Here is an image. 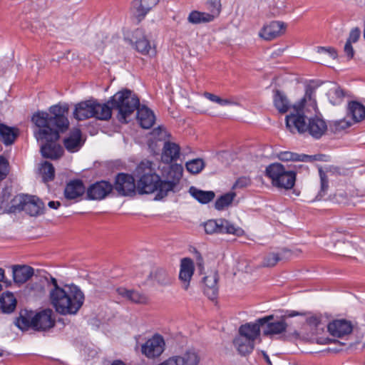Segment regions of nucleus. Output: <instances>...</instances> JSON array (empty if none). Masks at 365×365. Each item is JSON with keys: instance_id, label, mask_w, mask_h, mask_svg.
<instances>
[{"instance_id": "obj_1", "label": "nucleus", "mask_w": 365, "mask_h": 365, "mask_svg": "<svg viewBox=\"0 0 365 365\" xmlns=\"http://www.w3.org/2000/svg\"><path fill=\"white\" fill-rule=\"evenodd\" d=\"M69 110L68 103H58L51 106L48 112L37 111L31 118L37 130L34 135L41 143L42 155L46 158L58 159L63 153L62 147L56 142L60 133L66 132L69 126L67 114Z\"/></svg>"}, {"instance_id": "obj_2", "label": "nucleus", "mask_w": 365, "mask_h": 365, "mask_svg": "<svg viewBox=\"0 0 365 365\" xmlns=\"http://www.w3.org/2000/svg\"><path fill=\"white\" fill-rule=\"evenodd\" d=\"M84 299L83 292L74 284H66L55 292H49L51 304L63 315L76 314L83 306Z\"/></svg>"}, {"instance_id": "obj_3", "label": "nucleus", "mask_w": 365, "mask_h": 365, "mask_svg": "<svg viewBox=\"0 0 365 365\" xmlns=\"http://www.w3.org/2000/svg\"><path fill=\"white\" fill-rule=\"evenodd\" d=\"M134 175L137 178V190L139 194L156 192L155 199L162 200L167 195H161L163 180L156 173V165L149 160H143L135 168Z\"/></svg>"}, {"instance_id": "obj_4", "label": "nucleus", "mask_w": 365, "mask_h": 365, "mask_svg": "<svg viewBox=\"0 0 365 365\" xmlns=\"http://www.w3.org/2000/svg\"><path fill=\"white\" fill-rule=\"evenodd\" d=\"M286 126L294 132L299 133L307 132L314 139L321 138L327 130V124L321 117L307 118L302 110L297 109L295 113L287 115L285 118Z\"/></svg>"}, {"instance_id": "obj_5", "label": "nucleus", "mask_w": 365, "mask_h": 365, "mask_svg": "<svg viewBox=\"0 0 365 365\" xmlns=\"http://www.w3.org/2000/svg\"><path fill=\"white\" fill-rule=\"evenodd\" d=\"M106 104L109 106L111 110L118 111V118L121 123H126V118L140 106L138 97L126 88L117 92Z\"/></svg>"}, {"instance_id": "obj_6", "label": "nucleus", "mask_w": 365, "mask_h": 365, "mask_svg": "<svg viewBox=\"0 0 365 365\" xmlns=\"http://www.w3.org/2000/svg\"><path fill=\"white\" fill-rule=\"evenodd\" d=\"M73 117L78 120L93 117L101 120H108L111 118V108L108 104H101L94 100L81 101L76 105Z\"/></svg>"}, {"instance_id": "obj_7", "label": "nucleus", "mask_w": 365, "mask_h": 365, "mask_svg": "<svg viewBox=\"0 0 365 365\" xmlns=\"http://www.w3.org/2000/svg\"><path fill=\"white\" fill-rule=\"evenodd\" d=\"M265 175L272 180L273 186L285 190L292 189L296 181V172L287 171L280 163L270 164L266 168Z\"/></svg>"}, {"instance_id": "obj_8", "label": "nucleus", "mask_w": 365, "mask_h": 365, "mask_svg": "<svg viewBox=\"0 0 365 365\" xmlns=\"http://www.w3.org/2000/svg\"><path fill=\"white\" fill-rule=\"evenodd\" d=\"M10 211L17 212L24 211L30 216H38L43 213L44 203L35 195H20L11 202Z\"/></svg>"}, {"instance_id": "obj_9", "label": "nucleus", "mask_w": 365, "mask_h": 365, "mask_svg": "<svg viewBox=\"0 0 365 365\" xmlns=\"http://www.w3.org/2000/svg\"><path fill=\"white\" fill-rule=\"evenodd\" d=\"M204 228L208 235L231 234L240 237L244 234V230L241 227L223 218L207 221L204 224Z\"/></svg>"}, {"instance_id": "obj_10", "label": "nucleus", "mask_w": 365, "mask_h": 365, "mask_svg": "<svg viewBox=\"0 0 365 365\" xmlns=\"http://www.w3.org/2000/svg\"><path fill=\"white\" fill-rule=\"evenodd\" d=\"M183 168L179 164L170 165L167 169L163 170V180L161 182V195H168L170 191L174 192V189L179 184L182 177Z\"/></svg>"}, {"instance_id": "obj_11", "label": "nucleus", "mask_w": 365, "mask_h": 365, "mask_svg": "<svg viewBox=\"0 0 365 365\" xmlns=\"http://www.w3.org/2000/svg\"><path fill=\"white\" fill-rule=\"evenodd\" d=\"M165 347L163 337L159 334H155L141 346V353L148 359H155L163 354Z\"/></svg>"}, {"instance_id": "obj_12", "label": "nucleus", "mask_w": 365, "mask_h": 365, "mask_svg": "<svg viewBox=\"0 0 365 365\" xmlns=\"http://www.w3.org/2000/svg\"><path fill=\"white\" fill-rule=\"evenodd\" d=\"M113 188L120 195L131 196L135 193L137 182L135 183V180L132 175L120 173L115 177Z\"/></svg>"}, {"instance_id": "obj_13", "label": "nucleus", "mask_w": 365, "mask_h": 365, "mask_svg": "<svg viewBox=\"0 0 365 365\" xmlns=\"http://www.w3.org/2000/svg\"><path fill=\"white\" fill-rule=\"evenodd\" d=\"M273 315H269L258 319L255 323H247L241 325L239 328L238 336H243L245 339L255 342L260 335V327L264 326L267 321L273 320Z\"/></svg>"}, {"instance_id": "obj_14", "label": "nucleus", "mask_w": 365, "mask_h": 365, "mask_svg": "<svg viewBox=\"0 0 365 365\" xmlns=\"http://www.w3.org/2000/svg\"><path fill=\"white\" fill-rule=\"evenodd\" d=\"M113 190V185L106 180L91 184L86 190V198L91 200H101L106 197Z\"/></svg>"}, {"instance_id": "obj_15", "label": "nucleus", "mask_w": 365, "mask_h": 365, "mask_svg": "<svg viewBox=\"0 0 365 365\" xmlns=\"http://www.w3.org/2000/svg\"><path fill=\"white\" fill-rule=\"evenodd\" d=\"M34 330L46 331L53 327L56 320L53 312L51 309H46L34 314Z\"/></svg>"}, {"instance_id": "obj_16", "label": "nucleus", "mask_w": 365, "mask_h": 365, "mask_svg": "<svg viewBox=\"0 0 365 365\" xmlns=\"http://www.w3.org/2000/svg\"><path fill=\"white\" fill-rule=\"evenodd\" d=\"M327 329L331 336L341 338L352 332L353 325L346 319H335L328 324Z\"/></svg>"}, {"instance_id": "obj_17", "label": "nucleus", "mask_w": 365, "mask_h": 365, "mask_svg": "<svg viewBox=\"0 0 365 365\" xmlns=\"http://www.w3.org/2000/svg\"><path fill=\"white\" fill-rule=\"evenodd\" d=\"M195 267L193 261L188 257L181 259L179 273V279L182 283V287L187 290L190 286V279L194 274Z\"/></svg>"}, {"instance_id": "obj_18", "label": "nucleus", "mask_w": 365, "mask_h": 365, "mask_svg": "<svg viewBox=\"0 0 365 365\" xmlns=\"http://www.w3.org/2000/svg\"><path fill=\"white\" fill-rule=\"evenodd\" d=\"M286 24L283 22L273 21L269 24L264 26L259 35L265 40H272L285 32Z\"/></svg>"}, {"instance_id": "obj_19", "label": "nucleus", "mask_w": 365, "mask_h": 365, "mask_svg": "<svg viewBox=\"0 0 365 365\" xmlns=\"http://www.w3.org/2000/svg\"><path fill=\"white\" fill-rule=\"evenodd\" d=\"M84 144L82 139V133L80 128H73L71 130L68 137L63 140L66 149L71 153L78 151Z\"/></svg>"}, {"instance_id": "obj_20", "label": "nucleus", "mask_w": 365, "mask_h": 365, "mask_svg": "<svg viewBox=\"0 0 365 365\" xmlns=\"http://www.w3.org/2000/svg\"><path fill=\"white\" fill-rule=\"evenodd\" d=\"M218 274L216 272L210 273L202 279L204 293L210 299H215L218 294Z\"/></svg>"}, {"instance_id": "obj_21", "label": "nucleus", "mask_w": 365, "mask_h": 365, "mask_svg": "<svg viewBox=\"0 0 365 365\" xmlns=\"http://www.w3.org/2000/svg\"><path fill=\"white\" fill-rule=\"evenodd\" d=\"M180 147L178 144L170 141H165L163 148L161 160L163 163L169 164L176 161L180 158Z\"/></svg>"}, {"instance_id": "obj_22", "label": "nucleus", "mask_w": 365, "mask_h": 365, "mask_svg": "<svg viewBox=\"0 0 365 365\" xmlns=\"http://www.w3.org/2000/svg\"><path fill=\"white\" fill-rule=\"evenodd\" d=\"M159 1L160 0H133L132 5L138 21H142Z\"/></svg>"}, {"instance_id": "obj_23", "label": "nucleus", "mask_w": 365, "mask_h": 365, "mask_svg": "<svg viewBox=\"0 0 365 365\" xmlns=\"http://www.w3.org/2000/svg\"><path fill=\"white\" fill-rule=\"evenodd\" d=\"M116 292L119 295L133 303L146 304L149 301V298L145 294L137 290L119 287L116 289Z\"/></svg>"}, {"instance_id": "obj_24", "label": "nucleus", "mask_w": 365, "mask_h": 365, "mask_svg": "<svg viewBox=\"0 0 365 365\" xmlns=\"http://www.w3.org/2000/svg\"><path fill=\"white\" fill-rule=\"evenodd\" d=\"M86 191V187L81 180H73L67 183L64 195L66 199L74 200L82 196Z\"/></svg>"}, {"instance_id": "obj_25", "label": "nucleus", "mask_w": 365, "mask_h": 365, "mask_svg": "<svg viewBox=\"0 0 365 365\" xmlns=\"http://www.w3.org/2000/svg\"><path fill=\"white\" fill-rule=\"evenodd\" d=\"M34 274L33 267L28 265H14L13 279L15 283L22 284L30 279Z\"/></svg>"}, {"instance_id": "obj_26", "label": "nucleus", "mask_w": 365, "mask_h": 365, "mask_svg": "<svg viewBox=\"0 0 365 365\" xmlns=\"http://www.w3.org/2000/svg\"><path fill=\"white\" fill-rule=\"evenodd\" d=\"M279 158L282 161L314 162L322 160L320 155L298 154L289 151L281 152Z\"/></svg>"}, {"instance_id": "obj_27", "label": "nucleus", "mask_w": 365, "mask_h": 365, "mask_svg": "<svg viewBox=\"0 0 365 365\" xmlns=\"http://www.w3.org/2000/svg\"><path fill=\"white\" fill-rule=\"evenodd\" d=\"M137 118L140 126L145 129L150 128L155 122L153 112L144 106L137 110Z\"/></svg>"}, {"instance_id": "obj_28", "label": "nucleus", "mask_w": 365, "mask_h": 365, "mask_svg": "<svg viewBox=\"0 0 365 365\" xmlns=\"http://www.w3.org/2000/svg\"><path fill=\"white\" fill-rule=\"evenodd\" d=\"M177 356L181 365H198L200 361V354L194 348H187Z\"/></svg>"}, {"instance_id": "obj_29", "label": "nucleus", "mask_w": 365, "mask_h": 365, "mask_svg": "<svg viewBox=\"0 0 365 365\" xmlns=\"http://www.w3.org/2000/svg\"><path fill=\"white\" fill-rule=\"evenodd\" d=\"M347 115L354 123L361 122L365 119V106L358 101H351L348 103Z\"/></svg>"}, {"instance_id": "obj_30", "label": "nucleus", "mask_w": 365, "mask_h": 365, "mask_svg": "<svg viewBox=\"0 0 365 365\" xmlns=\"http://www.w3.org/2000/svg\"><path fill=\"white\" fill-rule=\"evenodd\" d=\"M34 312L32 311H21L19 317L16 318L15 324L22 331L29 328L34 329Z\"/></svg>"}, {"instance_id": "obj_31", "label": "nucleus", "mask_w": 365, "mask_h": 365, "mask_svg": "<svg viewBox=\"0 0 365 365\" xmlns=\"http://www.w3.org/2000/svg\"><path fill=\"white\" fill-rule=\"evenodd\" d=\"M233 344L238 353L243 356L250 354L255 348V342L246 339L243 336L235 337L233 340Z\"/></svg>"}, {"instance_id": "obj_32", "label": "nucleus", "mask_w": 365, "mask_h": 365, "mask_svg": "<svg viewBox=\"0 0 365 365\" xmlns=\"http://www.w3.org/2000/svg\"><path fill=\"white\" fill-rule=\"evenodd\" d=\"M19 135V129L14 127H9L3 123H0V136L3 143L6 145H11L14 143Z\"/></svg>"}, {"instance_id": "obj_33", "label": "nucleus", "mask_w": 365, "mask_h": 365, "mask_svg": "<svg viewBox=\"0 0 365 365\" xmlns=\"http://www.w3.org/2000/svg\"><path fill=\"white\" fill-rule=\"evenodd\" d=\"M188 192L193 198L201 204H207L212 201L215 197L213 191L202 190L194 186H191Z\"/></svg>"}, {"instance_id": "obj_34", "label": "nucleus", "mask_w": 365, "mask_h": 365, "mask_svg": "<svg viewBox=\"0 0 365 365\" xmlns=\"http://www.w3.org/2000/svg\"><path fill=\"white\" fill-rule=\"evenodd\" d=\"M273 103L274 107L280 113H287L291 107V104L287 97L279 90H276L274 91Z\"/></svg>"}, {"instance_id": "obj_35", "label": "nucleus", "mask_w": 365, "mask_h": 365, "mask_svg": "<svg viewBox=\"0 0 365 365\" xmlns=\"http://www.w3.org/2000/svg\"><path fill=\"white\" fill-rule=\"evenodd\" d=\"M272 320L267 321L265 323L266 329H264L263 334L265 336L279 334L284 332L287 327L284 319H282L277 322H271Z\"/></svg>"}, {"instance_id": "obj_36", "label": "nucleus", "mask_w": 365, "mask_h": 365, "mask_svg": "<svg viewBox=\"0 0 365 365\" xmlns=\"http://www.w3.org/2000/svg\"><path fill=\"white\" fill-rule=\"evenodd\" d=\"M16 306V299L11 292H4L0 296V307L3 312L11 313Z\"/></svg>"}, {"instance_id": "obj_37", "label": "nucleus", "mask_w": 365, "mask_h": 365, "mask_svg": "<svg viewBox=\"0 0 365 365\" xmlns=\"http://www.w3.org/2000/svg\"><path fill=\"white\" fill-rule=\"evenodd\" d=\"M346 95V92L338 86L330 88L327 93L329 102L333 106L340 105L343 102Z\"/></svg>"}, {"instance_id": "obj_38", "label": "nucleus", "mask_w": 365, "mask_h": 365, "mask_svg": "<svg viewBox=\"0 0 365 365\" xmlns=\"http://www.w3.org/2000/svg\"><path fill=\"white\" fill-rule=\"evenodd\" d=\"M187 20L192 24H199L202 23H208L212 21L214 19L213 15H210L208 13L192 11L190 13Z\"/></svg>"}, {"instance_id": "obj_39", "label": "nucleus", "mask_w": 365, "mask_h": 365, "mask_svg": "<svg viewBox=\"0 0 365 365\" xmlns=\"http://www.w3.org/2000/svg\"><path fill=\"white\" fill-rule=\"evenodd\" d=\"M235 192H227L218 197L215 202V208L217 210H222L228 207L233 201L235 197Z\"/></svg>"}, {"instance_id": "obj_40", "label": "nucleus", "mask_w": 365, "mask_h": 365, "mask_svg": "<svg viewBox=\"0 0 365 365\" xmlns=\"http://www.w3.org/2000/svg\"><path fill=\"white\" fill-rule=\"evenodd\" d=\"M40 173L44 182L51 181L54 179L55 168L49 162L46 161L42 164L41 168H40Z\"/></svg>"}, {"instance_id": "obj_41", "label": "nucleus", "mask_w": 365, "mask_h": 365, "mask_svg": "<svg viewBox=\"0 0 365 365\" xmlns=\"http://www.w3.org/2000/svg\"><path fill=\"white\" fill-rule=\"evenodd\" d=\"M154 280L160 285H168L171 283V277L168 272L163 268H159L155 270L153 274Z\"/></svg>"}, {"instance_id": "obj_42", "label": "nucleus", "mask_w": 365, "mask_h": 365, "mask_svg": "<svg viewBox=\"0 0 365 365\" xmlns=\"http://www.w3.org/2000/svg\"><path fill=\"white\" fill-rule=\"evenodd\" d=\"M314 98H315V91L312 88H310V87L307 88L305 95H304V98L302 99L301 104L298 107L294 106V107H293L294 112L293 113H295V110H297V109H299L302 111V108L304 106V103H306L307 101H309V104L312 106H316L317 103H316Z\"/></svg>"}, {"instance_id": "obj_43", "label": "nucleus", "mask_w": 365, "mask_h": 365, "mask_svg": "<svg viewBox=\"0 0 365 365\" xmlns=\"http://www.w3.org/2000/svg\"><path fill=\"white\" fill-rule=\"evenodd\" d=\"M135 49L143 55L150 54L151 46L150 41L145 37L143 36L135 41Z\"/></svg>"}, {"instance_id": "obj_44", "label": "nucleus", "mask_w": 365, "mask_h": 365, "mask_svg": "<svg viewBox=\"0 0 365 365\" xmlns=\"http://www.w3.org/2000/svg\"><path fill=\"white\" fill-rule=\"evenodd\" d=\"M185 166L190 173L197 174L204 168L205 163L202 159L197 158L187 162Z\"/></svg>"}, {"instance_id": "obj_45", "label": "nucleus", "mask_w": 365, "mask_h": 365, "mask_svg": "<svg viewBox=\"0 0 365 365\" xmlns=\"http://www.w3.org/2000/svg\"><path fill=\"white\" fill-rule=\"evenodd\" d=\"M204 96L210 101L216 103L221 106H232L235 104V103L231 99H224L211 93L205 92L204 93Z\"/></svg>"}, {"instance_id": "obj_46", "label": "nucleus", "mask_w": 365, "mask_h": 365, "mask_svg": "<svg viewBox=\"0 0 365 365\" xmlns=\"http://www.w3.org/2000/svg\"><path fill=\"white\" fill-rule=\"evenodd\" d=\"M282 259V257L281 253L271 252L264 257L262 265L264 267H274Z\"/></svg>"}, {"instance_id": "obj_47", "label": "nucleus", "mask_w": 365, "mask_h": 365, "mask_svg": "<svg viewBox=\"0 0 365 365\" xmlns=\"http://www.w3.org/2000/svg\"><path fill=\"white\" fill-rule=\"evenodd\" d=\"M351 125V123L349 120H346L345 118L334 121L330 124V129L331 132L336 133H339L341 130H344Z\"/></svg>"}, {"instance_id": "obj_48", "label": "nucleus", "mask_w": 365, "mask_h": 365, "mask_svg": "<svg viewBox=\"0 0 365 365\" xmlns=\"http://www.w3.org/2000/svg\"><path fill=\"white\" fill-rule=\"evenodd\" d=\"M207 9L210 10V15H213L215 19L221 11V0H208Z\"/></svg>"}, {"instance_id": "obj_49", "label": "nucleus", "mask_w": 365, "mask_h": 365, "mask_svg": "<svg viewBox=\"0 0 365 365\" xmlns=\"http://www.w3.org/2000/svg\"><path fill=\"white\" fill-rule=\"evenodd\" d=\"M319 173L321 181V188L319 192V195H320V197H322L326 194L328 190L329 181L326 173H324V171L322 169H319Z\"/></svg>"}, {"instance_id": "obj_50", "label": "nucleus", "mask_w": 365, "mask_h": 365, "mask_svg": "<svg viewBox=\"0 0 365 365\" xmlns=\"http://www.w3.org/2000/svg\"><path fill=\"white\" fill-rule=\"evenodd\" d=\"M317 51L319 53H325L329 55L330 57H331L333 59H335L337 58V52L336 50L331 46L329 47H324V46H318L317 47Z\"/></svg>"}, {"instance_id": "obj_51", "label": "nucleus", "mask_w": 365, "mask_h": 365, "mask_svg": "<svg viewBox=\"0 0 365 365\" xmlns=\"http://www.w3.org/2000/svg\"><path fill=\"white\" fill-rule=\"evenodd\" d=\"M251 184V180L247 177L239 178L232 186L233 189L244 188Z\"/></svg>"}, {"instance_id": "obj_52", "label": "nucleus", "mask_w": 365, "mask_h": 365, "mask_svg": "<svg viewBox=\"0 0 365 365\" xmlns=\"http://www.w3.org/2000/svg\"><path fill=\"white\" fill-rule=\"evenodd\" d=\"M8 162L5 158L0 156V181L6 178L8 175Z\"/></svg>"}, {"instance_id": "obj_53", "label": "nucleus", "mask_w": 365, "mask_h": 365, "mask_svg": "<svg viewBox=\"0 0 365 365\" xmlns=\"http://www.w3.org/2000/svg\"><path fill=\"white\" fill-rule=\"evenodd\" d=\"M360 35V29L357 27L354 28L351 30L349 38L346 41L351 43H356L359 40Z\"/></svg>"}, {"instance_id": "obj_54", "label": "nucleus", "mask_w": 365, "mask_h": 365, "mask_svg": "<svg viewBox=\"0 0 365 365\" xmlns=\"http://www.w3.org/2000/svg\"><path fill=\"white\" fill-rule=\"evenodd\" d=\"M322 317L320 315L314 314L307 318L306 322L309 326L317 327L321 323Z\"/></svg>"}, {"instance_id": "obj_55", "label": "nucleus", "mask_w": 365, "mask_h": 365, "mask_svg": "<svg viewBox=\"0 0 365 365\" xmlns=\"http://www.w3.org/2000/svg\"><path fill=\"white\" fill-rule=\"evenodd\" d=\"M344 52H345L346 56L349 59L352 58L354 57V51L353 46L351 43L346 41L344 45Z\"/></svg>"}, {"instance_id": "obj_56", "label": "nucleus", "mask_w": 365, "mask_h": 365, "mask_svg": "<svg viewBox=\"0 0 365 365\" xmlns=\"http://www.w3.org/2000/svg\"><path fill=\"white\" fill-rule=\"evenodd\" d=\"M164 365H181L177 355L173 356L163 361Z\"/></svg>"}, {"instance_id": "obj_57", "label": "nucleus", "mask_w": 365, "mask_h": 365, "mask_svg": "<svg viewBox=\"0 0 365 365\" xmlns=\"http://www.w3.org/2000/svg\"><path fill=\"white\" fill-rule=\"evenodd\" d=\"M305 313H303V312H297V311H294V310H291V311H287L285 314L283 316L282 319H284L285 317H297V316H302V315H304Z\"/></svg>"}, {"instance_id": "obj_58", "label": "nucleus", "mask_w": 365, "mask_h": 365, "mask_svg": "<svg viewBox=\"0 0 365 365\" xmlns=\"http://www.w3.org/2000/svg\"><path fill=\"white\" fill-rule=\"evenodd\" d=\"M294 168L299 173L304 172L305 174H308L309 172L308 166L304 165L303 164H299V165H295Z\"/></svg>"}, {"instance_id": "obj_59", "label": "nucleus", "mask_w": 365, "mask_h": 365, "mask_svg": "<svg viewBox=\"0 0 365 365\" xmlns=\"http://www.w3.org/2000/svg\"><path fill=\"white\" fill-rule=\"evenodd\" d=\"M51 284L53 285V288L50 290V292H55L58 289L62 288L58 285L56 279L53 277H51Z\"/></svg>"}, {"instance_id": "obj_60", "label": "nucleus", "mask_w": 365, "mask_h": 365, "mask_svg": "<svg viewBox=\"0 0 365 365\" xmlns=\"http://www.w3.org/2000/svg\"><path fill=\"white\" fill-rule=\"evenodd\" d=\"M48 205L50 208L56 210L61 206V202L59 201H50Z\"/></svg>"}, {"instance_id": "obj_61", "label": "nucleus", "mask_w": 365, "mask_h": 365, "mask_svg": "<svg viewBox=\"0 0 365 365\" xmlns=\"http://www.w3.org/2000/svg\"><path fill=\"white\" fill-rule=\"evenodd\" d=\"M262 356H263V357H264V360L266 361V362H267L268 364L271 365V364H272V362H271V360H270V359H269V357L268 354H267V352H266V351H262Z\"/></svg>"}, {"instance_id": "obj_62", "label": "nucleus", "mask_w": 365, "mask_h": 365, "mask_svg": "<svg viewBox=\"0 0 365 365\" xmlns=\"http://www.w3.org/2000/svg\"><path fill=\"white\" fill-rule=\"evenodd\" d=\"M5 274L4 270L0 267V282H4Z\"/></svg>"}, {"instance_id": "obj_63", "label": "nucleus", "mask_w": 365, "mask_h": 365, "mask_svg": "<svg viewBox=\"0 0 365 365\" xmlns=\"http://www.w3.org/2000/svg\"><path fill=\"white\" fill-rule=\"evenodd\" d=\"M111 365H125L121 360H115L112 362Z\"/></svg>"}, {"instance_id": "obj_64", "label": "nucleus", "mask_w": 365, "mask_h": 365, "mask_svg": "<svg viewBox=\"0 0 365 365\" xmlns=\"http://www.w3.org/2000/svg\"><path fill=\"white\" fill-rule=\"evenodd\" d=\"M197 264L200 267H202V258L200 256V255H199V257L197 258Z\"/></svg>"}]
</instances>
